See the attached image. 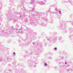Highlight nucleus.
<instances>
[{"instance_id": "obj_18", "label": "nucleus", "mask_w": 73, "mask_h": 73, "mask_svg": "<svg viewBox=\"0 0 73 73\" xmlns=\"http://www.w3.org/2000/svg\"><path fill=\"white\" fill-rule=\"evenodd\" d=\"M33 9H32V10H33Z\"/></svg>"}, {"instance_id": "obj_12", "label": "nucleus", "mask_w": 73, "mask_h": 73, "mask_svg": "<svg viewBox=\"0 0 73 73\" xmlns=\"http://www.w3.org/2000/svg\"><path fill=\"white\" fill-rule=\"evenodd\" d=\"M65 64H67V63H66V62H65Z\"/></svg>"}, {"instance_id": "obj_1", "label": "nucleus", "mask_w": 73, "mask_h": 73, "mask_svg": "<svg viewBox=\"0 0 73 73\" xmlns=\"http://www.w3.org/2000/svg\"><path fill=\"white\" fill-rule=\"evenodd\" d=\"M38 3L40 4L41 5H45V3L42 1L39 2Z\"/></svg>"}, {"instance_id": "obj_9", "label": "nucleus", "mask_w": 73, "mask_h": 73, "mask_svg": "<svg viewBox=\"0 0 73 73\" xmlns=\"http://www.w3.org/2000/svg\"><path fill=\"white\" fill-rule=\"evenodd\" d=\"M56 40V38H54L52 40Z\"/></svg>"}, {"instance_id": "obj_6", "label": "nucleus", "mask_w": 73, "mask_h": 73, "mask_svg": "<svg viewBox=\"0 0 73 73\" xmlns=\"http://www.w3.org/2000/svg\"><path fill=\"white\" fill-rule=\"evenodd\" d=\"M59 14L60 15L61 13V11H59Z\"/></svg>"}, {"instance_id": "obj_24", "label": "nucleus", "mask_w": 73, "mask_h": 73, "mask_svg": "<svg viewBox=\"0 0 73 73\" xmlns=\"http://www.w3.org/2000/svg\"><path fill=\"white\" fill-rule=\"evenodd\" d=\"M8 17H9V16H8Z\"/></svg>"}, {"instance_id": "obj_10", "label": "nucleus", "mask_w": 73, "mask_h": 73, "mask_svg": "<svg viewBox=\"0 0 73 73\" xmlns=\"http://www.w3.org/2000/svg\"><path fill=\"white\" fill-rule=\"evenodd\" d=\"M33 45H34V44H35V43L34 42H33Z\"/></svg>"}, {"instance_id": "obj_23", "label": "nucleus", "mask_w": 73, "mask_h": 73, "mask_svg": "<svg viewBox=\"0 0 73 73\" xmlns=\"http://www.w3.org/2000/svg\"><path fill=\"white\" fill-rule=\"evenodd\" d=\"M0 60H1V59Z\"/></svg>"}, {"instance_id": "obj_8", "label": "nucleus", "mask_w": 73, "mask_h": 73, "mask_svg": "<svg viewBox=\"0 0 73 73\" xmlns=\"http://www.w3.org/2000/svg\"><path fill=\"white\" fill-rule=\"evenodd\" d=\"M15 54H15V52H13V55H15Z\"/></svg>"}, {"instance_id": "obj_11", "label": "nucleus", "mask_w": 73, "mask_h": 73, "mask_svg": "<svg viewBox=\"0 0 73 73\" xmlns=\"http://www.w3.org/2000/svg\"><path fill=\"white\" fill-rule=\"evenodd\" d=\"M46 0H44V1H45Z\"/></svg>"}, {"instance_id": "obj_3", "label": "nucleus", "mask_w": 73, "mask_h": 73, "mask_svg": "<svg viewBox=\"0 0 73 73\" xmlns=\"http://www.w3.org/2000/svg\"><path fill=\"white\" fill-rule=\"evenodd\" d=\"M55 11H58V9L57 8H55Z\"/></svg>"}, {"instance_id": "obj_21", "label": "nucleus", "mask_w": 73, "mask_h": 73, "mask_svg": "<svg viewBox=\"0 0 73 73\" xmlns=\"http://www.w3.org/2000/svg\"><path fill=\"white\" fill-rule=\"evenodd\" d=\"M20 17H21V15L20 16Z\"/></svg>"}, {"instance_id": "obj_7", "label": "nucleus", "mask_w": 73, "mask_h": 73, "mask_svg": "<svg viewBox=\"0 0 73 73\" xmlns=\"http://www.w3.org/2000/svg\"><path fill=\"white\" fill-rule=\"evenodd\" d=\"M54 50H57V48H54Z\"/></svg>"}, {"instance_id": "obj_13", "label": "nucleus", "mask_w": 73, "mask_h": 73, "mask_svg": "<svg viewBox=\"0 0 73 73\" xmlns=\"http://www.w3.org/2000/svg\"><path fill=\"white\" fill-rule=\"evenodd\" d=\"M48 20L47 19V21L46 20V22H47V21H48Z\"/></svg>"}, {"instance_id": "obj_15", "label": "nucleus", "mask_w": 73, "mask_h": 73, "mask_svg": "<svg viewBox=\"0 0 73 73\" xmlns=\"http://www.w3.org/2000/svg\"><path fill=\"white\" fill-rule=\"evenodd\" d=\"M19 33H20V31L18 32Z\"/></svg>"}, {"instance_id": "obj_17", "label": "nucleus", "mask_w": 73, "mask_h": 73, "mask_svg": "<svg viewBox=\"0 0 73 73\" xmlns=\"http://www.w3.org/2000/svg\"><path fill=\"white\" fill-rule=\"evenodd\" d=\"M48 40H49V39H48Z\"/></svg>"}, {"instance_id": "obj_19", "label": "nucleus", "mask_w": 73, "mask_h": 73, "mask_svg": "<svg viewBox=\"0 0 73 73\" xmlns=\"http://www.w3.org/2000/svg\"><path fill=\"white\" fill-rule=\"evenodd\" d=\"M9 17H11V15H9Z\"/></svg>"}, {"instance_id": "obj_4", "label": "nucleus", "mask_w": 73, "mask_h": 73, "mask_svg": "<svg viewBox=\"0 0 73 73\" xmlns=\"http://www.w3.org/2000/svg\"><path fill=\"white\" fill-rule=\"evenodd\" d=\"M44 66H47V65H48V64H46V63H45L44 64Z\"/></svg>"}, {"instance_id": "obj_20", "label": "nucleus", "mask_w": 73, "mask_h": 73, "mask_svg": "<svg viewBox=\"0 0 73 73\" xmlns=\"http://www.w3.org/2000/svg\"><path fill=\"white\" fill-rule=\"evenodd\" d=\"M2 31V32H3V30Z\"/></svg>"}, {"instance_id": "obj_14", "label": "nucleus", "mask_w": 73, "mask_h": 73, "mask_svg": "<svg viewBox=\"0 0 73 73\" xmlns=\"http://www.w3.org/2000/svg\"><path fill=\"white\" fill-rule=\"evenodd\" d=\"M60 28L62 27V26H61L60 27Z\"/></svg>"}, {"instance_id": "obj_22", "label": "nucleus", "mask_w": 73, "mask_h": 73, "mask_svg": "<svg viewBox=\"0 0 73 73\" xmlns=\"http://www.w3.org/2000/svg\"><path fill=\"white\" fill-rule=\"evenodd\" d=\"M0 25H1V23H0Z\"/></svg>"}, {"instance_id": "obj_5", "label": "nucleus", "mask_w": 73, "mask_h": 73, "mask_svg": "<svg viewBox=\"0 0 73 73\" xmlns=\"http://www.w3.org/2000/svg\"><path fill=\"white\" fill-rule=\"evenodd\" d=\"M31 66H32V64H30L29 65V67L30 68L31 67Z\"/></svg>"}, {"instance_id": "obj_16", "label": "nucleus", "mask_w": 73, "mask_h": 73, "mask_svg": "<svg viewBox=\"0 0 73 73\" xmlns=\"http://www.w3.org/2000/svg\"><path fill=\"white\" fill-rule=\"evenodd\" d=\"M50 58H51V59L52 58V57H50Z\"/></svg>"}, {"instance_id": "obj_2", "label": "nucleus", "mask_w": 73, "mask_h": 73, "mask_svg": "<svg viewBox=\"0 0 73 73\" xmlns=\"http://www.w3.org/2000/svg\"><path fill=\"white\" fill-rule=\"evenodd\" d=\"M31 1L32 4H33V3H35V0H31Z\"/></svg>"}]
</instances>
